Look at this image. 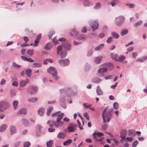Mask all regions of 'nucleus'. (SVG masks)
<instances>
[{"mask_svg":"<svg viewBox=\"0 0 147 147\" xmlns=\"http://www.w3.org/2000/svg\"><path fill=\"white\" fill-rule=\"evenodd\" d=\"M107 108H105L102 111V116L104 123H108L110 121L113 109H111L108 113L107 112Z\"/></svg>","mask_w":147,"mask_h":147,"instance_id":"1","label":"nucleus"},{"mask_svg":"<svg viewBox=\"0 0 147 147\" xmlns=\"http://www.w3.org/2000/svg\"><path fill=\"white\" fill-rule=\"evenodd\" d=\"M60 92L62 94H63L65 97H67L75 95L76 94L73 90L71 87H69L61 89Z\"/></svg>","mask_w":147,"mask_h":147,"instance_id":"2","label":"nucleus"},{"mask_svg":"<svg viewBox=\"0 0 147 147\" xmlns=\"http://www.w3.org/2000/svg\"><path fill=\"white\" fill-rule=\"evenodd\" d=\"M63 48L66 50L65 51L70 50L71 48V44L68 42H66L62 43L61 45L58 46L57 47V54L58 55L60 54V52Z\"/></svg>","mask_w":147,"mask_h":147,"instance_id":"3","label":"nucleus"},{"mask_svg":"<svg viewBox=\"0 0 147 147\" xmlns=\"http://www.w3.org/2000/svg\"><path fill=\"white\" fill-rule=\"evenodd\" d=\"M47 71L49 73L51 74L53 76L56 80H59V78L57 76V72L56 69L53 67L51 66L47 69Z\"/></svg>","mask_w":147,"mask_h":147,"instance_id":"4","label":"nucleus"},{"mask_svg":"<svg viewBox=\"0 0 147 147\" xmlns=\"http://www.w3.org/2000/svg\"><path fill=\"white\" fill-rule=\"evenodd\" d=\"M125 20V17L123 16H120L115 18V21L116 24L117 26H120L123 24Z\"/></svg>","mask_w":147,"mask_h":147,"instance_id":"5","label":"nucleus"},{"mask_svg":"<svg viewBox=\"0 0 147 147\" xmlns=\"http://www.w3.org/2000/svg\"><path fill=\"white\" fill-rule=\"evenodd\" d=\"M37 88L33 86H32L29 87L28 89V93L31 95L35 94L37 91Z\"/></svg>","mask_w":147,"mask_h":147,"instance_id":"6","label":"nucleus"},{"mask_svg":"<svg viewBox=\"0 0 147 147\" xmlns=\"http://www.w3.org/2000/svg\"><path fill=\"white\" fill-rule=\"evenodd\" d=\"M104 135V134L100 132H98V133L94 132L92 136L93 137L94 139L96 141L99 142L101 141L103 139V138H97L96 135L98 136H101Z\"/></svg>","mask_w":147,"mask_h":147,"instance_id":"7","label":"nucleus"},{"mask_svg":"<svg viewBox=\"0 0 147 147\" xmlns=\"http://www.w3.org/2000/svg\"><path fill=\"white\" fill-rule=\"evenodd\" d=\"M8 106V104L6 102L3 101L0 102V112H3V109H6Z\"/></svg>","mask_w":147,"mask_h":147,"instance_id":"8","label":"nucleus"},{"mask_svg":"<svg viewBox=\"0 0 147 147\" xmlns=\"http://www.w3.org/2000/svg\"><path fill=\"white\" fill-rule=\"evenodd\" d=\"M61 96L60 98V103L61 106L64 109H65L66 108V106L65 104V97L63 96V94H61Z\"/></svg>","mask_w":147,"mask_h":147,"instance_id":"9","label":"nucleus"},{"mask_svg":"<svg viewBox=\"0 0 147 147\" xmlns=\"http://www.w3.org/2000/svg\"><path fill=\"white\" fill-rule=\"evenodd\" d=\"M59 63L62 65L66 66L69 65V61L68 59L64 60L60 59L59 61Z\"/></svg>","mask_w":147,"mask_h":147,"instance_id":"10","label":"nucleus"},{"mask_svg":"<svg viewBox=\"0 0 147 147\" xmlns=\"http://www.w3.org/2000/svg\"><path fill=\"white\" fill-rule=\"evenodd\" d=\"M98 27V22L97 20L94 21L92 23L91 28L94 31L96 30Z\"/></svg>","mask_w":147,"mask_h":147,"instance_id":"11","label":"nucleus"},{"mask_svg":"<svg viewBox=\"0 0 147 147\" xmlns=\"http://www.w3.org/2000/svg\"><path fill=\"white\" fill-rule=\"evenodd\" d=\"M127 134V131L126 130L123 129H122L120 132V137L122 138L121 141L122 140H124L125 139V135Z\"/></svg>","mask_w":147,"mask_h":147,"instance_id":"12","label":"nucleus"},{"mask_svg":"<svg viewBox=\"0 0 147 147\" xmlns=\"http://www.w3.org/2000/svg\"><path fill=\"white\" fill-rule=\"evenodd\" d=\"M29 82L28 79H26L25 80H22L20 81V87H23L26 86L27 84Z\"/></svg>","mask_w":147,"mask_h":147,"instance_id":"13","label":"nucleus"},{"mask_svg":"<svg viewBox=\"0 0 147 147\" xmlns=\"http://www.w3.org/2000/svg\"><path fill=\"white\" fill-rule=\"evenodd\" d=\"M10 134L12 135L15 134L17 131L16 128L15 126L12 125L10 127Z\"/></svg>","mask_w":147,"mask_h":147,"instance_id":"14","label":"nucleus"},{"mask_svg":"<svg viewBox=\"0 0 147 147\" xmlns=\"http://www.w3.org/2000/svg\"><path fill=\"white\" fill-rule=\"evenodd\" d=\"M92 81L94 83L98 84L102 81V80L98 77H96L92 78Z\"/></svg>","mask_w":147,"mask_h":147,"instance_id":"15","label":"nucleus"},{"mask_svg":"<svg viewBox=\"0 0 147 147\" xmlns=\"http://www.w3.org/2000/svg\"><path fill=\"white\" fill-rule=\"evenodd\" d=\"M96 92L98 95L101 96L103 94L102 90L98 86L96 87Z\"/></svg>","mask_w":147,"mask_h":147,"instance_id":"16","label":"nucleus"},{"mask_svg":"<svg viewBox=\"0 0 147 147\" xmlns=\"http://www.w3.org/2000/svg\"><path fill=\"white\" fill-rule=\"evenodd\" d=\"M64 122L63 121H56V123L55 124V127L57 128H58L62 126L64 124Z\"/></svg>","mask_w":147,"mask_h":147,"instance_id":"17","label":"nucleus"},{"mask_svg":"<svg viewBox=\"0 0 147 147\" xmlns=\"http://www.w3.org/2000/svg\"><path fill=\"white\" fill-rule=\"evenodd\" d=\"M61 57V58H65L67 56V53L66 51L61 50L60 53Z\"/></svg>","mask_w":147,"mask_h":147,"instance_id":"18","label":"nucleus"},{"mask_svg":"<svg viewBox=\"0 0 147 147\" xmlns=\"http://www.w3.org/2000/svg\"><path fill=\"white\" fill-rule=\"evenodd\" d=\"M70 34L72 36H75L78 35V33L77 32L76 29L74 28L71 31Z\"/></svg>","mask_w":147,"mask_h":147,"instance_id":"19","label":"nucleus"},{"mask_svg":"<svg viewBox=\"0 0 147 147\" xmlns=\"http://www.w3.org/2000/svg\"><path fill=\"white\" fill-rule=\"evenodd\" d=\"M7 127V125L5 124L1 125L0 127V132H3L5 131Z\"/></svg>","mask_w":147,"mask_h":147,"instance_id":"20","label":"nucleus"},{"mask_svg":"<svg viewBox=\"0 0 147 147\" xmlns=\"http://www.w3.org/2000/svg\"><path fill=\"white\" fill-rule=\"evenodd\" d=\"M107 68L105 67L100 68L99 69L98 72L99 74H100L101 73H105L107 71Z\"/></svg>","mask_w":147,"mask_h":147,"instance_id":"21","label":"nucleus"},{"mask_svg":"<svg viewBox=\"0 0 147 147\" xmlns=\"http://www.w3.org/2000/svg\"><path fill=\"white\" fill-rule=\"evenodd\" d=\"M83 5L85 7H87L92 5L91 2L88 1V0H85L84 1Z\"/></svg>","mask_w":147,"mask_h":147,"instance_id":"22","label":"nucleus"},{"mask_svg":"<svg viewBox=\"0 0 147 147\" xmlns=\"http://www.w3.org/2000/svg\"><path fill=\"white\" fill-rule=\"evenodd\" d=\"M111 56L113 60L117 61L118 56L117 55L114 53H111Z\"/></svg>","mask_w":147,"mask_h":147,"instance_id":"23","label":"nucleus"},{"mask_svg":"<svg viewBox=\"0 0 147 147\" xmlns=\"http://www.w3.org/2000/svg\"><path fill=\"white\" fill-rule=\"evenodd\" d=\"M22 123L26 127L28 125V121L26 119L23 118L22 119Z\"/></svg>","mask_w":147,"mask_h":147,"instance_id":"24","label":"nucleus"},{"mask_svg":"<svg viewBox=\"0 0 147 147\" xmlns=\"http://www.w3.org/2000/svg\"><path fill=\"white\" fill-rule=\"evenodd\" d=\"M56 123V121L53 120H49L47 122V124H49V126L51 127H52L53 126H55V124Z\"/></svg>","mask_w":147,"mask_h":147,"instance_id":"25","label":"nucleus"},{"mask_svg":"<svg viewBox=\"0 0 147 147\" xmlns=\"http://www.w3.org/2000/svg\"><path fill=\"white\" fill-rule=\"evenodd\" d=\"M66 136L65 134L62 132H59L57 135L58 137L61 139L64 138Z\"/></svg>","mask_w":147,"mask_h":147,"instance_id":"26","label":"nucleus"},{"mask_svg":"<svg viewBox=\"0 0 147 147\" xmlns=\"http://www.w3.org/2000/svg\"><path fill=\"white\" fill-rule=\"evenodd\" d=\"M32 71V70L30 68H28L26 70L25 73L26 74L27 76L30 77L31 76Z\"/></svg>","mask_w":147,"mask_h":147,"instance_id":"27","label":"nucleus"},{"mask_svg":"<svg viewBox=\"0 0 147 147\" xmlns=\"http://www.w3.org/2000/svg\"><path fill=\"white\" fill-rule=\"evenodd\" d=\"M111 35L114 38L117 39L119 37V35L118 34L115 32H111Z\"/></svg>","mask_w":147,"mask_h":147,"instance_id":"28","label":"nucleus"},{"mask_svg":"<svg viewBox=\"0 0 147 147\" xmlns=\"http://www.w3.org/2000/svg\"><path fill=\"white\" fill-rule=\"evenodd\" d=\"M102 58V57L101 56L96 57L94 61L96 63H99L101 61Z\"/></svg>","mask_w":147,"mask_h":147,"instance_id":"29","label":"nucleus"},{"mask_svg":"<svg viewBox=\"0 0 147 147\" xmlns=\"http://www.w3.org/2000/svg\"><path fill=\"white\" fill-rule=\"evenodd\" d=\"M18 113L20 114H26L27 113V110L26 109L23 108L18 111Z\"/></svg>","mask_w":147,"mask_h":147,"instance_id":"30","label":"nucleus"},{"mask_svg":"<svg viewBox=\"0 0 147 147\" xmlns=\"http://www.w3.org/2000/svg\"><path fill=\"white\" fill-rule=\"evenodd\" d=\"M105 45L103 43H102L98 46L94 48L95 51H98L100 50L101 49L103 48L104 46Z\"/></svg>","mask_w":147,"mask_h":147,"instance_id":"31","label":"nucleus"},{"mask_svg":"<svg viewBox=\"0 0 147 147\" xmlns=\"http://www.w3.org/2000/svg\"><path fill=\"white\" fill-rule=\"evenodd\" d=\"M38 98H32L28 99V101L30 102H35L38 100Z\"/></svg>","mask_w":147,"mask_h":147,"instance_id":"32","label":"nucleus"},{"mask_svg":"<svg viewBox=\"0 0 147 147\" xmlns=\"http://www.w3.org/2000/svg\"><path fill=\"white\" fill-rule=\"evenodd\" d=\"M128 33V30L127 29H125L122 30L120 32V34L122 36H123L124 35L127 34Z\"/></svg>","mask_w":147,"mask_h":147,"instance_id":"33","label":"nucleus"},{"mask_svg":"<svg viewBox=\"0 0 147 147\" xmlns=\"http://www.w3.org/2000/svg\"><path fill=\"white\" fill-rule=\"evenodd\" d=\"M72 142V140L71 139H69L67 140L64 142L63 143V145L64 146H67L69 144H71Z\"/></svg>","mask_w":147,"mask_h":147,"instance_id":"34","label":"nucleus"},{"mask_svg":"<svg viewBox=\"0 0 147 147\" xmlns=\"http://www.w3.org/2000/svg\"><path fill=\"white\" fill-rule=\"evenodd\" d=\"M53 144V142L52 140H50L47 142V147H51Z\"/></svg>","mask_w":147,"mask_h":147,"instance_id":"35","label":"nucleus"},{"mask_svg":"<svg viewBox=\"0 0 147 147\" xmlns=\"http://www.w3.org/2000/svg\"><path fill=\"white\" fill-rule=\"evenodd\" d=\"M125 57L123 55H121L119 57H118L117 62H122L125 59Z\"/></svg>","mask_w":147,"mask_h":147,"instance_id":"36","label":"nucleus"},{"mask_svg":"<svg viewBox=\"0 0 147 147\" xmlns=\"http://www.w3.org/2000/svg\"><path fill=\"white\" fill-rule=\"evenodd\" d=\"M142 23V20H140L136 22L134 24V26L135 27H137L138 26H140Z\"/></svg>","mask_w":147,"mask_h":147,"instance_id":"37","label":"nucleus"},{"mask_svg":"<svg viewBox=\"0 0 147 147\" xmlns=\"http://www.w3.org/2000/svg\"><path fill=\"white\" fill-rule=\"evenodd\" d=\"M53 108L51 106H49L47 110V115H50Z\"/></svg>","mask_w":147,"mask_h":147,"instance_id":"38","label":"nucleus"},{"mask_svg":"<svg viewBox=\"0 0 147 147\" xmlns=\"http://www.w3.org/2000/svg\"><path fill=\"white\" fill-rule=\"evenodd\" d=\"M86 36L84 35H80L78 36V38L79 40L84 41L86 38Z\"/></svg>","mask_w":147,"mask_h":147,"instance_id":"39","label":"nucleus"},{"mask_svg":"<svg viewBox=\"0 0 147 147\" xmlns=\"http://www.w3.org/2000/svg\"><path fill=\"white\" fill-rule=\"evenodd\" d=\"M44 109L43 108H40L38 110V114L41 116L42 115L44 114Z\"/></svg>","mask_w":147,"mask_h":147,"instance_id":"40","label":"nucleus"},{"mask_svg":"<svg viewBox=\"0 0 147 147\" xmlns=\"http://www.w3.org/2000/svg\"><path fill=\"white\" fill-rule=\"evenodd\" d=\"M18 102L17 100H15L13 101V105L14 108L15 109H16L18 107Z\"/></svg>","mask_w":147,"mask_h":147,"instance_id":"41","label":"nucleus"},{"mask_svg":"<svg viewBox=\"0 0 147 147\" xmlns=\"http://www.w3.org/2000/svg\"><path fill=\"white\" fill-rule=\"evenodd\" d=\"M34 50L33 49H28L27 50V54L30 56H32L33 54Z\"/></svg>","mask_w":147,"mask_h":147,"instance_id":"42","label":"nucleus"},{"mask_svg":"<svg viewBox=\"0 0 147 147\" xmlns=\"http://www.w3.org/2000/svg\"><path fill=\"white\" fill-rule=\"evenodd\" d=\"M52 47L51 44L50 43H48L45 47V49L47 50H49Z\"/></svg>","mask_w":147,"mask_h":147,"instance_id":"43","label":"nucleus"},{"mask_svg":"<svg viewBox=\"0 0 147 147\" xmlns=\"http://www.w3.org/2000/svg\"><path fill=\"white\" fill-rule=\"evenodd\" d=\"M11 96H13L16 95V90L14 89H11L10 90Z\"/></svg>","mask_w":147,"mask_h":147,"instance_id":"44","label":"nucleus"},{"mask_svg":"<svg viewBox=\"0 0 147 147\" xmlns=\"http://www.w3.org/2000/svg\"><path fill=\"white\" fill-rule=\"evenodd\" d=\"M101 6V4L99 3H96V5L94 7V8L96 9H100Z\"/></svg>","mask_w":147,"mask_h":147,"instance_id":"45","label":"nucleus"},{"mask_svg":"<svg viewBox=\"0 0 147 147\" xmlns=\"http://www.w3.org/2000/svg\"><path fill=\"white\" fill-rule=\"evenodd\" d=\"M12 66L13 67L17 69L20 68L21 67L20 65L17 64L14 62L13 63Z\"/></svg>","mask_w":147,"mask_h":147,"instance_id":"46","label":"nucleus"},{"mask_svg":"<svg viewBox=\"0 0 147 147\" xmlns=\"http://www.w3.org/2000/svg\"><path fill=\"white\" fill-rule=\"evenodd\" d=\"M42 65L41 64L38 63H35L33 64V67H41Z\"/></svg>","mask_w":147,"mask_h":147,"instance_id":"47","label":"nucleus"},{"mask_svg":"<svg viewBox=\"0 0 147 147\" xmlns=\"http://www.w3.org/2000/svg\"><path fill=\"white\" fill-rule=\"evenodd\" d=\"M30 143L28 142H26L24 143L23 147H30Z\"/></svg>","mask_w":147,"mask_h":147,"instance_id":"48","label":"nucleus"},{"mask_svg":"<svg viewBox=\"0 0 147 147\" xmlns=\"http://www.w3.org/2000/svg\"><path fill=\"white\" fill-rule=\"evenodd\" d=\"M73 126H69L67 128V129L68 130V131L69 132L73 131Z\"/></svg>","mask_w":147,"mask_h":147,"instance_id":"49","label":"nucleus"},{"mask_svg":"<svg viewBox=\"0 0 147 147\" xmlns=\"http://www.w3.org/2000/svg\"><path fill=\"white\" fill-rule=\"evenodd\" d=\"M135 131L134 130H128V135L130 136L131 135H134L135 134Z\"/></svg>","mask_w":147,"mask_h":147,"instance_id":"50","label":"nucleus"},{"mask_svg":"<svg viewBox=\"0 0 147 147\" xmlns=\"http://www.w3.org/2000/svg\"><path fill=\"white\" fill-rule=\"evenodd\" d=\"M21 144V141H19L16 142L14 144V147H18Z\"/></svg>","mask_w":147,"mask_h":147,"instance_id":"51","label":"nucleus"},{"mask_svg":"<svg viewBox=\"0 0 147 147\" xmlns=\"http://www.w3.org/2000/svg\"><path fill=\"white\" fill-rule=\"evenodd\" d=\"M90 68V65L88 63H86L85 67V71H88Z\"/></svg>","mask_w":147,"mask_h":147,"instance_id":"52","label":"nucleus"},{"mask_svg":"<svg viewBox=\"0 0 147 147\" xmlns=\"http://www.w3.org/2000/svg\"><path fill=\"white\" fill-rule=\"evenodd\" d=\"M113 77V76L112 75H108L106 76H105L104 78V79L105 80H108L109 79H111Z\"/></svg>","mask_w":147,"mask_h":147,"instance_id":"53","label":"nucleus"},{"mask_svg":"<svg viewBox=\"0 0 147 147\" xmlns=\"http://www.w3.org/2000/svg\"><path fill=\"white\" fill-rule=\"evenodd\" d=\"M125 5L128 6L130 8H133L135 6V5L133 3L126 4Z\"/></svg>","mask_w":147,"mask_h":147,"instance_id":"54","label":"nucleus"},{"mask_svg":"<svg viewBox=\"0 0 147 147\" xmlns=\"http://www.w3.org/2000/svg\"><path fill=\"white\" fill-rule=\"evenodd\" d=\"M55 34L54 32L53 31H52L50 32L49 34H48V36H49V39H51V38L52 36Z\"/></svg>","mask_w":147,"mask_h":147,"instance_id":"55","label":"nucleus"},{"mask_svg":"<svg viewBox=\"0 0 147 147\" xmlns=\"http://www.w3.org/2000/svg\"><path fill=\"white\" fill-rule=\"evenodd\" d=\"M57 118L56 121H61V120L63 118V116H60L59 115H57Z\"/></svg>","mask_w":147,"mask_h":147,"instance_id":"56","label":"nucleus"},{"mask_svg":"<svg viewBox=\"0 0 147 147\" xmlns=\"http://www.w3.org/2000/svg\"><path fill=\"white\" fill-rule=\"evenodd\" d=\"M112 40V37L111 36H110L107 38L106 40V42L108 44H109L111 42Z\"/></svg>","mask_w":147,"mask_h":147,"instance_id":"57","label":"nucleus"},{"mask_svg":"<svg viewBox=\"0 0 147 147\" xmlns=\"http://www.w3.org/2000/svg\"><path fill=\"white\" fill-rule=\"evenodd\" d=\"M118 107V104L117 102L114 103L113 104V107L114 109H117Z\"/></svg>","mask_w":147,"mask_h":147,"instance_id":"58","label":"nucleus"},{"mask_svg":"<svg viewBox=\"0 0 147 147\" xmlns=\"http://www.w3.org/2000/svg\"><path fill=\"white\" fill-rule=\"evenodd\" d=\"M138 141L137 140L134 142L132 144V147H136L138 144Z\"/></svg>","mask_w":147,"mask_h":147,"instance_id":"59","label":"nucleus"},{"mask_svg":"<svg viewBox=\"0 0 147 147\" xmlns=\"http://www.w3.org/2000/svg\"><path fill=\"white\" fill-rule=\"evenodd\" d=\"M53 42L54 43L55 45H57L59 42L55 38H54L53 40Z\"/></svg>","mask_w":147,"mask_h":147,"instance_id":"60","label":"nucleus"},{"mask_svg":"<svg viewBox=\"0 0 147 147\" xmlns=\"http://www.w3.org/2000/svg\"><path fill=\"white\" fill-rule=\"evenodd\" d=\"M42 128V127L40 125H38L36 127V129L38 130L39 132H40V130Z\"/></svg>","mask_w":147,"mask_h":147,"instance_id":"61","label":"nucleus"},{"mask_svg":"<svg viewBox=\"0 0 147 147\" xmlns=\"http://www.w3.org/2000/svg\"><path fill=\"white\" fill-rule=\"evenodd\" d=\"M84 115L87 120H90L89 115L87 113H85L84 114Z\"/></svg>","mask_w":147,"mask_h":147,"instance_id":"62","label":"nucleus"},{"mask_svg":"<svg viewBox=\"0 0 147 147\" xmlns=\"http://www.w3.org/2000/svg\"><path fill=\"white\" fill-rule=\"evenodd\" d=\"M98 36L101 38H102L105 36V34L104 33H101L99 34Z\"/></svg>","mask_w":147,"mask_h":147,"instance_id":"63","label":"nucleus"},{"mask_svg":"<svg viewBox=\"0 0 147 147\" xmlns=\"http://www.w3.org/2000/svg\"><path fill=\"white\" fill-rule=\"evenodd\" d=\"M39 40L36 39L34 40V43L33 44V46H36L38 45V43L39 42Z\"/></svg>","mask_w":147,"mask_h":147,"instance_id":"64","label":"nucleus"}]
</instances>
